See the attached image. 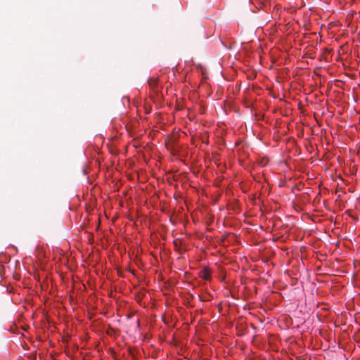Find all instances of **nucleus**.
I'll return each instance as SVG.
<instances>
[{
    "label": "nucleus",
    "mask_w": 360,
    "mask_h": 360,
    "mask_svg": "<svg viewBox=\"0 0 360 360\" xmlns=\"http://www.w3.org/2000/svg\"><path fill=\"white\" fill-rule=\"evenodd\" d=\"M200 277L203 278L205 281H210L211 279V274L210 270L207 267H205L200 272Z\"/></svg>",
    "instance_id": "f257e3e1"
},
{
    "label": "nucleus",
    "mask_w": 360,
    "mask_h": 360,
    "mask_svg": "<svg viewBox=\"0 0 360 360\" xmlns=\"http://www.w3.org/2000/svg\"><path fill=\"white\" fill-rule=\"evenodd\" d=\"M148 82L150 87L155 90V87L158 86V79L157 78H150L148 79Z\"/></svg>",
    "instance_id": "f03ea898"
}]
</instances>
